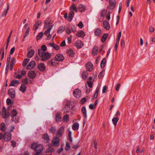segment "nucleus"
Masks as SVG:
<instances>
[{
  "instance_id": "nucleus-35",
  "label": "nucleus",
  "mask_w": 155,
  "mask_h": 155,
  "mask_svg": "<svg viewBox=\"0 0 155 155\" xmlns=\"http://www.w3.org/2000/svg\"><path fill=\"white\" fill-rule=\"evenodd\" d=\"M0 56H1L0 60L2 61L4 56V51L3 48H2L0 51Z\"/></svg>"
},
{
  "instance_id": "nucleus-28",
  "label": "nucleus",
  "mask_w": 155,
  "mask_h": 155,
  "mask_svg": "<svg viewBox=\"0 0 155 155\" xmlns=\"http://www.w3.org/2000/svg\"><path fill=\"white\" fill-rule=\"evenodd\" d=\"M47 50V48L46 46L45 45H43L41 47V49H38V54L39 53L40 51L42 52H46Z\"/></svg>"
},
{
  "instance_id": "nucleus-57",
  "label": "nucleus",
  "mask_w": 155,
  "mask_h": 155,
  "mask_svg": "<svg viewBox=\"0 0 155 155\" xmlns=\"http://www.w3.org/2000/svg\"><path fill=\"white\" fill-rule=\"evenodd\" d=\"M22 81L23 83L26 84H28L29 83L28 79L27 78H26L25 79H23L22 80Z\"/></svg>"
},
{
  "instance_id": "nucleus-39",
  "label": "nucleus",
  "mask_w": 155,
  "mask_h": 155,
  "mask_svg": "<svg viewBox=\"0 0 155 155\" xmlns=\"http://www.w3.org/2000/svg\"><path fill=\"white\" fill-rule=\"evenodd\" d=\"M20 90L22 92L24 93L26 90V86L25 84H22L20 88Z\"/></svg>"
},
{
  "instance_id": "nucleus-59",
  "label": "nucleus",
  "mask_w": 155,
  "mask_h": 155,
  "mask_svg": "<svg viewBox=\"0 0 155 155\" xmlns=\"http://www.w3.org/2000/svg\"><path fill=\"white\" fill-rule=\"evenodd\" d=\"M49 130L52 133H54L56 131V129L54 127H51V128L49 129Z\"/></svg>"
},
{
  "instance_id": "nucleus-58",
  "label": "nucleus",
  "mask_w": 155,
  "mask_h": 155,
  "mask_svg": "<svg viewBox=\"0 0 155 155\" xmlns=\"http://www.w3.org/2000/svg\"><path fill=\"white\" fill-rule=\"evenodd\" d=\"M12 120L13 122H14L16 123L18 122V118H17L16 117H12Z\"/></svg>"
},
{
  "instance_id": "nucleus-37",
  "label": "nucleus",
  "mask_w": 155,
  "mask_h": 155,
  "mask_svg": "<svg viewBox=\"0 0 155 155\" xmlns=\"http://www.w3.org/2000/svg\"><path fill=\"white\" fill-rule=\"evenodd\" d=\"M98 48L97 47H94L92 50V54L94 55H96L98 53Z\"/></svg>"
},
{
  "instance_id": "nucleus-36",
  "label": "nucleus",
  "mask_w": 155,
  "mask_h": 155,
  "mask_svg": "<svg viewBox=\"0 0 155 155\" xmlns=\"http://www.w3.org/2000/svg\"><path fill=\"white\" fill-rule=\"evenodd\" d=\"M55 120L57 122H60L61 121V116L60 114H58L55 116Z\"/></svg>"
},
{
  "instance_id": "nucleus-12",
  "label": "nucleus",
  "mask_w": 155,
  "mask_h": 155,
  "mask_svg": "<svg viewBox=\"0 0 155 155\" xmlns=\"http://www.w3.org/2000/svg\"><path fill=\"white\" fill-rule=\"evenodd\" d=\"M9 96L12 98H14L15 97V92L14 89H10L8 91Z\"/></svg>"
},
{
  "instance_id": "nucleus-51",
  "label": "nucleus",
  "mask_w": 155,
  "mask_h": 155,
  "mask_svg": "<svg viewBox=\"0 0 155 155\" xmlns=\"http://www.w3.org/2000/svg\"><path fill=\"white\" fill-rule=\"evenodd\" d=\"M17 113V111L15 110H13L11 111V116L12 117H15Z\"/></svg>"
},
{
  "instance_id": "nucleus-41",
  "label": "nucleus",
  "mask_w": 155,
  "mask_h": 155,
  "mask_svg": "<svg viewBox=\"0 0 155 155\" xmlns=\"http://www.w3.org/2000/svg\"><path fill=\"white\" fill-rule=\"evenodd\" d=\"M65 30V28L62 26H60L57 31L58 34H60L62 32Z\"/></svg>"
},
{
  "instance_id": "nucleus-1",
  "label": "nucleus",
  "mask_w": 155,
  "mask_h": 155,
  "mask_svg": "<svg viewBox=\"0 0 155 155\" xmlns=\"http://www.w3.org/2000/svg\"><path fill=\"white\" fill-rule=\"evenodd\" d=\"M11 134L9 132H6L4 134L2 133H0V140L3 139L5 141H9L11 139Z\"/></svg>"
},
{
  "instance_id": "nucleus-3",
  "label": "nucleus",
  "mask_w": 155,
  "mask_h": 155,
  "mask_svg": "<svg viewBox=\"0 0 155 155\" xmlns=\"http://www.w3.org/2000/svg\"><path fill=\"white\" fill-rule=\"evenodd\" d=\"M31 148L35 150L36 151L41 152L43 150V147L41 144L37 145L36 143H33L31 145Z\"/></svg>"
},
{
  "instance_id": "nucleus-62",
  "label": "nucleus",
  "mask_w": 155,
  "mask_h": 155,
  "mask_svg": "<svg viewBox=\"0 0 155 155\" xmlns=\"http://www.w3.org/2000/svg\"><path fill=\"white\" fill-rule=\"evenodd\" d=\"M121 31L119 32L117 37L116 39L117 41H119V40L121 37Z\"/></svg>"
},
{
  "instance_id": "nucleus-42",
  "label": "nucleus",
  "mask_w": 155,
  "mask_h": 155,
  "mask_svg": "<svg viewBox=\"0 0 155 155\" xmlns=\"http://www.w3.org/2000/svg\"><path fill=\"white\" fill-rule=\"evenodd\" d=\"M106 59L105 58H103L101 61V67L102 68H103L106 64Z\"/></svg>"
},
{
  "instance_id": "nucleus-33",
  "label": "nucleus",
  "mask_w": 155,
  "mask_h": 155,
  "mask_svg": "<svg viewBox=\"0 0 155 155\" xmlns=\"http://www.w3.org/2000/svg\"><path fill=\"white\" fill-rule=\"evenodd\" d=\"M81 111L83 114L84 117L85 118H87V111L86 108L85 107H83L81 108Z\"/></svg>"
},
{
  "instance_id": "nucleus-17",
  "label": "nucleus",
  "mask_w": 155,
  "mask_h": 155,
  "mask_svg": "<svg viewBox=\"0 0 155 155\" xmlns=\"http://www.w3.org/2000/svg\"><path fill=\"white\" fill-rule=\"evenodd\" d=\"M103 26L104 28L108 30L110 28V24L106 20H104L103 22Z\"/></svg>"
},
{
  "instance_id": "nucleus-13",
  "label": "nucleus",
  "mask_w": 155,
  "mask_h": 155,
  "mask_svg": "<svg viewBox=\"0 0 155 155\" xmlns=\"http://www.w3.org/2000/svg\"><path fill=\"white\" fill-rule=\"evenodd\" d=\"M86 68L87 71H91L93 68V65L91 62H88L86 65Z\"/></svg>"
},
{
  "instance_id": "nucleus-63",
  "label": "nucleus",
  "mask_w": 155,
  "mask_h": 155,
  "mask_svg": "<svg viewBox=\"0 0 155 155\" xmlns=\"http://www.w3.org/2000/svg\"><path fill=\"white\" fill-rule=\"evenodd\" d=\"M110 12H108L107 14L106 17L107 19L108 20H109L110 19Z\"/></svg>"
},
{
  "instance_id": "nucleus-40",
  "label": "nucleus",
  "mask_w": 155,
  "mask_h": 155,
  "mask_svg": "<svg viewBox=\"0 0 155 155\" xmlns=\"http://www.w3.org/2000/svg\"><path fill=\"white\" fill-rule=\"evenodd\" d=\"M119 120V118L117 117H114L112 119V121L113 122V124L115 126V127H116L117 122Z\"/></svg>"
},
{
  "instance_id": "nucleus-53",
  "label": "nucleus",
  "mask_w": 155,
  "mask_h": 155,
  "mask_svg": "<svg viewBox=\"0 0 155 155\" xmlns=\"http://www.w3.org/2000/svg\"><path fill=\"white\" fill-rule=\"evenodd\" d=\"M54 150V149L53 148L51 147L48 146V149L46 150L45 152L46 153H50L52 152Z\"/></svg>"
},
{
  "instance_id": "nucleus-64",
  "label": "nucleus",
  "mask_w": 155,
  "mask_h": 155,
  "mask_svg": "<svg viewBox=\"0 0 155 155\" xmlns=\"http://www.w3.org/2000/svg\"><path fill=\"white\" fill-rule=\"evenodd\" d=\"M120 86V84L119 83L117 84L116 86V89L117 91H118Z\"/></svg>"
},
{
  "instance_id": "nucleus-19",
  "label": "nucleus",
  "mask_w": 155,
  "mask_h": 155,
  "mask_svg": "<svg viewBox=\"0 0 155 155\" xmlns=\"http://www.w3.org/2000/svg\"><path fill=\"white\" fill-rule=\"evenodd\" d=\"M49 62L51 65L53 66H56L58 64V61L55 58L49 61Z\"/></svg>"
},
{
  "instance_id": "nucleus-8",
  "label": "nucleus",
  "mask_w": 155,
  "mask_h": 155,
  "mask_svg": "<svg viewBox=\"0 0 155 155\" xmlns=\"http://www.w3.org/2000/svg\"><path fill=\"white\" fill-rule=\"evenodd\" d=\"M36 65V62L34 61L30 62L27 66L26 68L28 70H30L33 68Z\"/></svg>"
},
{
  "instance_id": "nucleus-6",
  "label": "nucleus",
  "mask_w": 155,
  "mask_h": 155,
  "mask_svg": "<svg viewBox=\"0 0 155 155\" xmlns=\"http://www.w3.org/2000/svg\"><path fill=\"white\" fill-rule=\"evenodd\" d=\"M26 72L24 71H21L20 73L18 74L17 73H15L14 75V77L15 78L20 79L22 75H25Z\"/></svg>"
},
{
  "instance_id": "nucleus-54",
  "label": "nucleus",
  "mask_w": 155,
  "mask_h": 155,
  "mask_svg": "<svg viewBox=\"0 0 155 155\" xmlns=\"http://www.w3.org/2000/svg\"><path fill=\"white\" fill-rule=\"evenodd\" d=\"M30 59H25L23 61V66H26L27 64L29 62Z\"/></svg>"
},
{
  "instance_id": "nucleus-55",
  "label": "nucleus",
  "mask_w": 155,
  "mask_h": 155,
  "mask_svg": "<svg viewBox=\"0 0 155 155\" xmlns=\"http://www.w3.org/2000/svg\"><path fill=\"white\" fill-rule=\"evenodd\" d=\"M30 30V28L29 27H28L27 30L26 31L25 33V35H24V38H25L27 37L28 35Z\"/></svg>"
},
{
  "instance_id": "nucleus-11",
  "label": "nucleus",
  "mask_w": 155,
  "mask_h": 155,
  "mask_svg": "<svg viewBox=\"0 0 155 155\" xmlns=\"http://www.w3.org/2000/svg\"><path fill=\"white\" fill-rule=\"evenodd\" d=\"M52 28V27L50 26V27H49L48 28L45 32V34L47 36V39H49L51 36L50 34V30Z\"/></svg>"
},
{
  "instance_id": "nucleus-31",
  "label": "nucleus",
  "mask_w": 155,
  "mask_h": 155,
  "mask_svg": "<svg viewBox=\"0 0 155 155\" xmlns=\"http://www.w3.org/2000/svg\"><path fill=\"white\" fill-rule=\"evenodd\" d=\"M9 9V5L8 4L7 5V8L4 10L2 12V16L3 17L5 16L8 13Z\"/></svg>"
},
{
  "instance_id": "nucleus-15",
  "label": "nucleus",
  "mask_w": 155,
  "mask_h": 155,
  "mask_svg": "<svg viewBox=\"0 0 155 155\" xmlns=\"http://www.w3.org/2000/svg\"><path fill=\"white\" fill-rule=\"evenodd\" d=\"M78 48H81L83 45V42L81 40L77 41L74 44Z\"/></svg>"
},
{
  "instance_id": "nucleus-44",
  "label": "nucleus",
  "mask_w": 155,
  "mask_h": 155,
  "mask_svg": "<svg viewBox=\"0 0 155 155\" xmlns=\"http://www.w3.org/2000/svg\"><path fill=\"white\" fill-rule=\"evenodd\" d=\"M42 138L45 140L47 142H48V141L49 140V136L48 134H44L43 135Z\"/></svg>"
},
{
  "instance_id": "nucleus-4",
  "label": "nucleus",
  "mask_w": 155,
  "mask_h": 155,
  "mask_svg": "<svg viewBox=\"0 0 155 155\" xmlns=\"http://www.w3.org/2000/svg\"><path fill=\"white\" fill-rule=\"evenodd\" d=\"M73 94L74 97L76 98H79L81 95V91L78 89H75L74 91Z\"/></svg>"
},
{
  "instance_id": "nucleus-49",
  "label": "nucleus",
  "mask_w": 155,
  "mask_h": 155,
  "mask_svg": "<svg viewBox=\"0 0 155 155\" xmlns=\"http://www.w3.org/2000/svg\"><path fill=\"white\" fill-rule=\"evenodd\" d=\"M109 4L112 6H114L116 4V2L115 0H110Z\"/></svg>"
},
{
  "instance_id": "nucleus-30",
  "label": "nucleus",
  "mask_w": 155,
  "mask_h": 155,
  "mask_svg": "<svg viewBox=\"0 0 155 155\" xmlns=\"http://www.w3.org/2000/svg\"><path fill=\"white\" fill-rule=\"evenodd\" d=\"M94 32L95 35L97 36H100L102 34L101 31L99 28L96 29L95 30Z\"/></svg>"
},
{
  "instance_id": "nucleus-10",
  "label": "nucleus",
  "mask_w": 155,
  "mask_h": 155,
  "mask_svg": "<svg viewBox=\"0 0 155 155\" xmlns=\"http://www.w3.org/2000/svg\"><path fill=\"white\" fill-rule=\"evenodd\" d=\"M58 137H54L52 141L53 144L55 146H58L59 145V138Z\"/></svg>"
},
{
  "instance_id": "nucleus-56",
  "label": "nucleus",
  "mask_w": 155,
  "mask_h": 155,
  "mask_svg": "<svg viewBox=\"0 0 155 155\" xmlns=\"http://www.w3.org/2000/svg\"><path fill=\"white\" fill-rule=\"evenodd\" d=\"M99 92V89L97 88L94 95V98L96 99L97 98Z\"/></svg>"
},
{
  "instance_id": "nucleus-48",
  "label": "nucleus",
  "mask_w": 155,
  "mask_h": 155,
  "mask_svg": "<svg viewBox=\"0 0 155 155\" xmlns=\"http://www.w3.org/2000/svg\"><path fill=\"white\" fill-rule=\"evenodd\" d=\"M78 9L79 11L81 12L84 11L85 9L84 6L82 5H80L78 6Z\"/></svg>"
},
{
  "instance_id": "nucleus-22",
  "label": "nucleus",
  "mask_w": 155,
  "mask_h": 155,
  "mask_svg": "<svg viewBox=\"0 0 155 155\" xmlns=\"http://www.w3.org/2000/svg\"><path fill=\"white\" fill-rule=\"evenodd\" d=\"M70 110V105H69L68 103H67L65 106L64 108L63 109L64 112L65 113H67Z\"/></svg>"
},
{
  "instance_id": "nucleus-24",
  "label": "nucleus",
  "mask_w": 155,
  "mask_h": 155,
  "mask_svg": "<svg viewBox=\"0 0 155 155\" xmlns=\"http://www.w3.org/2000/svg\"><path fill=\"white\" fill-rule=\"evenodd\" d=\"M0 130L4 133L5 132L6 130V125L5 123L2 122L1 124Z\"/></svg>"
},
{
  "instance_id": "nucleus-9",
  "label": "nucleus",
  "mask_w": 155,
  "mask_h": 155,
  "mask_svg": "<svg viewBox=\"0 0 155 155\" xmlns=\"http://www.w3.org/2000/svg\"><path fill=\"white\" fill-rule=\"evenodd\" d=\"M64 127H61L58 131L56 133V135L59 137H61L64 132Z\"/></svg>"
},
{
  "instance_id": "nucleus-50",
  "label": "nucleus",
  "mask_w": 155,
  "mask_h": 155,
  "mask_svg": "<svg viewBox=\"0 0 155 155\" xmlns=\"http://www.w3.org/2000/svg\"><path fill=\"white\" fill-rule=\"evenodd\" d=\"M44 35L43 33L42 32H40L37 36L36 39L37 40L40 39Z\"/></svg>"
},
{
  "instance_id": "nucleus-34",
  "label": "nucleus",
  "mask_w": 155,
  "mask_h": 155,
  "mask_svg": "<svg viewBox=\"0 0 155 155\" xmlns=\"http://www.w3.org/2000/svg\"><path fill=\"white\" fill-rule=\"evenodd\" d=\"M79 127V124L78 123H76L72 125V128L75 130H78Z\"/></svg>"
},
{
  "instance_id": "nucleus-32",
  "label": "nucleus",
  "mask_w": 155,
  "mask_h": 155,
  "mask_svg": "<svg viewBox=\"0 0 155 155\" xmlns=\"http://www.w3.org/2000/svg\"><path fill=\"white\" fill-rule=\"evenodd\" d=\"M67 54L69 56L72 57L74 54V52L71 49H69L67 50Z\"/></svg>"
},
{
  "instance_id": "nucleus-61",
  "label": "nucleus",
  "mask_w": 155,
  "mask_h": 155,
  "mask_svg": "<svg viewBox=\"0 0 155 155\" xmlns=\"http://www.w3.org/2000/svg\"><path fill=\"white\" fill-rule=\"evenodd\" d=\"M78 26L81 28H82L83 27V24L81 21H80L78 25Z\"/></svg>"
},
{
  "instance_id": "nucleus-20",
  "label": "nucleus",
  "mask_w": 155,
  "mask_h": 155,
  "mask_svg": "<svg viewBox=\"0 0 155 155\" xmlns=\"http://www.w3.org/2000/svg\"><path fill=\"white\" fill-rule=\"evenodd\" d=\"M48 46L53 47L55 50H57L59 49V46L54 43H51L48 44Z\"/></svg>"
},
{
  "instance_id": "nucleus-60",
  "label": "nucleus",
  "mask_w": 155,
  "mask_h": 155,
  "mask_svg": "<svg viewBox=\"0 0 155 155\" xmlns=\"http://www.w3.org/2000/svg\"><path fill=\"white\" fill-rule=\"evenodd\" d=\"M107 90V87L106 86H104L103 87L102 90V92L103 93H105L106 92Z\"/></svg>"
},
{
  "instance_id": "nucleus-27",
  "label": "nucleus",
  "mask_w": 155,
  "mask_h": 155,
  "mask_svg": "<svg viewBox=\"0 0 155 155\" xmlns=\"http://www.w3.org/2000/svg\"><path fill=\"white\" fill-rule=\"evenodd\" d=\"M34 51L33 50H31L28 52L27 57L28 58H30L34 55Z\"/></svg>"
},
{
  "instance_id": "nucleus-46",
  "label": "nucleus",
  "mask_w": 155,
  "mask_h": 155,
  "mask_svg": "<svg viewBox=\"0 0 155 155\" xmlns=\"http://www.w3.org/2000/svg\"><path fill=\"white\" fill-rule=\"evenodd\" d=\"M62 120L64 122H68L69 121V116L67 114H66L64 116Z\"/></svg>"
},
{
  "instance_id": "nucleus-26",
  "label": "nucleus",
  "mask_w": 155,
  "mask_h": 155,
  "mask_svg": "<svg viewBox=\"0 0 155 155\" xmlns=\"http://www.w3.org/2000/svg\"><path fill=\"white\" fill-rule=\"evenodd\" d=\"M10 56L9 55V57H8L7 59V65H6V69L5 70V72L6 73H7L8 71V69H9V64L10 63Z\"/></svg>"
},
{
  "instance_id": "nucleus-2",
  "label": "nucleus",
  "mask_w": 155,
  "mask_h": 155,
  "mask_svg": "<svg viewBox=\"0 0 155 155\" xmlns=\"http://www.w3.org/2000/svg\"><path fill=\"white\" fill-rule=\"evenodd\" d=\"M39 56L41 57V60L43 61H45L48 59L50 58L51 56V54L49 53L46 52H42L40 51L38 54Z\"/></svg>"
},
{
  "instance_id": "nucleus-14",
  "label": "nucleus",
  "mask_w": 155,
  "mask_h": 155,
  "mask_svg": "<svg viewBox=\"0 0 155 155\" xmlns=\"http://www.w3.org/2000/svg\"><path fill=\"white\" fill-rule=\"evenodd\" d=\"M55 58L58 61H62L64 59V57L61 54H58L56 55Z\"/></svg>"
},
{
  "instance_id": "nucleus-52",
  "label": "nucleus",
  "mask_w": 155,
  "mask_h": 155,
  "mask_svg": "<svg viewBox=\"0 0 155 155\" xmlns=\"http://www.w3.org/2000/svg\"><path fill=\"white\" fill-rule=\"evenodd\" d=\"M105 73V71L104 70H103L99 74L98 77L100 78H103L104 75Z\"/></svg>"
},
{
  "instance_id": "nucleus-21",
  "label": "nucleus",
  "mask_w": 155,
  "mask_h": 155,
  "mask_svg": "<svg viewBox=\"0 0 155 155\" xmlns=\"http://www.w3.org/2000/svg\"><path fill=\"white\" fill-rule=\"evenodd\" d=\"M15 63V59L14 58H12L11 60L10 63V69L11 70H12L13 69V66Z\"/></svg>"
},
{
  "instance_id": "nucleus-45",
  "label": "nucleus",
  "mask_w": 155,
  "mask_h": 155,
  "mask_svg": "<svg viewBox=\"0 0 155 155\" xmlns=\"http://www.w3.org/2000/svg\"><path fill=\"white\" fill-rule=\"evenodd\" d=\"M88 73L87 71H83L82 74V76L83 78L85 79L88 76Z\"/></svg>"
},
{
  "instance_id": "nucleus-5",
  "label": "nucleus",
  "mask_w": 155,
  "mask_h": 155,
  "mask_svg": "<svg viewBox=\"0 0 155 155\" xmlns=\"http://www.w3.org/2000/svg\"><path fill=\"white\" fill-rule=\"evenodd\" d=\"M52 22L51 21L49 20H46L44 22V28L46 29L48 28L50 26L53 27L52 25H51Z\"/></svg>"
},
{
  "instance_id": "nucleus-7",
  "label": "nucleus",
  "mask_w": 155,
  "mask_h": 155,
  "mask_svg": "<svg viewBox=\"0 0 155 155\" xmlns=\"http://www.w3.org/2000/svg\"><path fill=\"white\" fill-rule=\"evenodd\" d=\"M9 114L8 112L6 111L4 107H3L2 115L3 118H8L9 116Z\"/></svg>"
},
{
  "instance_id": "nucleus-18",
  "label": "nucleus",
  "mask_w": 155,
  "mask_h": 155,
  "mask_svg": "<svg viewBox=\"0 0 155 155\" xmlns=\"http://www.w3.org/2000/svg\"><path fill=\"white\" fill-rule=\"evenodd\" d=\"M38 68L41 71H44L45 69V67L44 64L43 63H40L38 65Z\"/></svg>"
},
{
  "instance_id": "nucleus-25",
  "label": "nucleus",
  "mask_w": 155,
  "mask_h": 155,
  "mask_svg": "<svg viewBox=\"0 0 155 155\" xmlns=\"http://www.w3.org/2000/svg\"><path fill=\"white\" fill-rule=\"evenodd\" d=\"M74 12L73 11H71L68 15V20L69 21H71L74 16Z\"/></svg>"
},
{
  "instance_id": "nucleus-29",
  "label": "nucleus",
  "mask_w": 155,
  "mask_h": 155,
  "mask_svg": "<svg viewBox=\"0 0 155 155\" xmlns=\"http://www.w3.org/2000/svg\"><path fill=\"white\" fill-rule=\"evenodd\" d=\"M76 35L79 37H84L85 35V34L84 31L82 30H81L80 31H78L76 34Z\"/></svg>"
},
{
  "instance_id": "nucleus-47",
  "label": "nucleus",
  "mask_w": 155,
  "mask_h": 155,
  "mask_svg": "<svg viewBox=\"0 0 155 155\" xmlns=\"http://www.w3.org/2000/svg\"><path fill=\"white\" fill-rule=\"evenodd\" d=\"M107 36H108V35L107 34H104L103 35V36H102V38H101V41L103 42H104L106 41V40L107 37Z\"/></svg>"
},
{
  "instance_id": "nucleus-43",
  "label": "nucleus",
  "mask_w": 155,
  "mask_h": 155,
  "mask_svg": "<svg viewBox=\"0 0 155 155\" xmlns=\"http://www.w3.org/2000/svg\"><path fill=\"white\" fill-rule=\"evenodd\" d=\"M70 9L71 11H72V10H74L76 12L77 10L76 6L75 4H72L70 6Z\"/></svg>"
},
{
  "instance_id": "nucleus-23",
  "label": "nucleus",
  "mask_w": 155,
  "mask_h": 155,
  "mask_svg": "<svg viewBox=\"0 0 155 155\" xmlns=\"http://www.w3.org/2000/svg\"><path fill=\"white\" fill-rule=\"evenodd\" d=\"M41 22L40 21H37L35 25H34L33 29H35V31L37 30V29L38 28V26L41 24Z\"/></svg>"
},
{
  "instance_id": "nucleus-16",
  "label": "nucleus",
  "mask_w": 155,
  "mask_h": 155,
  "mask_svg": "<svg viewBox=\"0 0 155 155\" xmlns=\"http://www.w3.org/2000/svg\"><path fill=\"white\" fill-rule=\"evenodd\" d=\"M28 75L30 78L33 79L36 77V74L34 71H30L28 73Z\"/></svg>"
},
{
  "instance_id": "nucleus-38",
  "label": "nucleus",
  "mask_w": 155,
  "mask_h": 155,
  "mask_svg": "<svg viewBox=\"0 0 155 155\" xmlns=\"http://www.w3.org/2000/svg\"><path fill=\"white\" fill-rule=\"evenodd\" d=\"M18 81L17 80H13L10 84L9 86H16V85L18 84Z\"/></svg>"
}]
</instances>
